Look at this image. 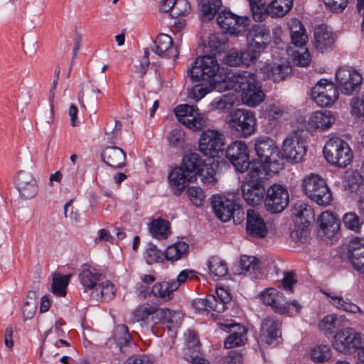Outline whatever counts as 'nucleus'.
Returning <instances> with one entry per match:
<instances>
[{"mask_svg":"<svg viewBox=\"0 0 364 364\" xmlns=\"http://www.w3.org/2000/svg\"><path fill=\"white\" fill-rule=\"evenodd\" d=\"M292 214L299 218L301 223L306 227L314 221L315 214L313 208L303 202H298L294 207Z\"/></svg>","mask_w":364,"mask_h":364,"instance_id":"nucleus-34","label":"nucleus"},{"mask_svg":"<svg viewBox=\"0 0 364 364\" xmlns=\"http://www.w3.org/2000/svg\"><path fill=\"white\" fill-rule=\"evenodd\" d=\"M266 171L260 167H250L241 185L242 196L251 206H256L264 200L267 181Z\"/></svg>","mask_w":364,"mask_h":364,"instance_id":"nucleus-2","label":"nucleus"},{"mask_svg":"<svg viewBox=\"0 0 364 364\" xmlns=\"http://www.w3.org/2000/svg\"><path fill=\"white\" fill-rule=\"evenodd\" d=\"M255 150L262 164L251 167H260L269 174L277 173L284 167L283 157L275 142L268 137H259L255 140Z\"/></svg>","mask_w":364,"mask_h":364,"instance_id":"nucleus-3","label":"nucleus"},{"mask_svg":"<svg viewBox=\"0 0 364 364\" xmlns=\"http://www.w3.org/2000/svg\"><path fill=\"white\" fill-rule=\"evenodd\" d=\"M116 289L109 281L100 282L95 290L90 292V296L95 300L109 301L114 298Z\"/></svg>","mask_w":364,"mask_h":364,"instance_id":"nucleus-33","label":"nucleus"},{"mask_svg":"<svg viewBox=\"0 0 364 364\" xmlns=\"http://www.w3.org/2000/svg\"><path fill=\"white\" fill-rule=\"evenodd\" d=\"M221 6V0H202L200 3L202 21H210L213 19Z\"/></svg>","mask_w":364,"mask_h":364,"instance_id":"nucleus-37","label":"nucleus"},{"mask_svg":"<svg viewBox=\"0 0 364 364\" xmlns=\"http://www.w3.org/2000/svg\"><path fill=\"white\" fill-rule=\"evenodd\" d=\"M336 82L337 89L344 95H350L360 90L363 77L350 68H341L336 73Z\"/></svg>","mask_w":364,"mask_h":364,"instance_id":"nucleus-10","label":"nucleus"},{"mask_svg":"<svg viewBox=\"0 0 364 364\" xmlns=\"http://www.w3.org/2000/svg\"><path fill=\"white\" fill-rule=\"evenodd\" d=\"M114 338L122 353L127 351L128 344L131 343V335L129 333L128 328L125 325H119L114 331Z\"/></svg>","mask_w":364,"mask_h":364,"instance_id":"nucleus-41","label":"nucleus"},{"mask_svg":"<svg viewBox=\"0 0 364 364\" xmlns=\"http://www.w3.org/2000/svg\"><path fill=\"white\" fill-rule=\"evenodd\" d=\"M154 311V306L152 304L141 306L132 313L131 320L133 323L145 321L150 316L152 317Z\"/></svg>","mask_w":364,"mask_h":364,"instance_id":"nucleus-51","label":"nucleus"},{"mask_svg":"<svg viewBox=\"0 0 364 364\" xmlns=\"http://www.w3.org/2000/svg\"><path fill=\"white\" fill-rule=\"evenodd\" d=\"M233 104L234 100L227 95H223L219 100H215L212 102L213 107L219 110L229 109Z\"/></svg>","mask_w":364,"mask_h":364,"instance_id":"nucleus-62","label":"nucleus"},{"mask_svg":"<svg viewBox=\"0 0 364 364\" xmlns=\"http://www.w3.org/2000/svg\"><path fill=\"white\" fill-rule=\"evenodd\" d=\"M203 163L204 161L200 159L198 154L190 152L183 156L182 164L180 167L183 168L189 178L196 179Z\"/></svg>","mask_w":364,"mask_h":364,"instance_id":"nucleus-27","label":"nucleus"},{"mask_svg":"<svg viewBox=\"0 0 364 364\" xmlns=\"http://www.w3.org/2000/svg\"><path fill=\"white\" fill-rule=\"evenodd\" d=\"M149 225V230L154 237L164 239L167 237L169 232L168 222L158 218L153 220Z\"/></svg>","mask_w":364,"mask_h":364,"instance_id":"nucleus-42","label":"nucleus"},{"mask_svg":"<svg viewBox=\"0 0 364 364\" xmlns=\"http://www.w3.org/2000/svg\"><path fill=\"white\" fill-rule=\"evenodd\" d=\"M217 22L221 29L231 35L238 36L246 30L250 19L246 16H239L230 11H223L217 17Z\"/></svg>","mask_w":364,"mask_h":364,"instance_id":"nucleus-12","label":"nucleus"},{"mask_svg":"<svg viewBox=\"0 0 364 364\" xmlns=\"http://www.w3.org/2000/svg\"><path fill=\"white\" fill-rule=\"evenodd\" d=\"M279 293L274 288H268L262 291L259 296L264 304L270 306L274 302L275 303V298L277 297Z\"/></svg>","mask_w":364,"mask_h":364,"instance_id":"nucleus-64","label":"nucleus"},{"mask_svg":"<svg viewBox=\"0 0 364 364\" xmlns=\"http://www.w3.org/2000/svg\"><path fill=\"white\" fill-rule=\"evenodd\" d=\"M208 269L210 273L213 276L222 277L228 274L226 262L218 256H213L208 261Z\"/></svg>","mask_w":364,"mask_h":364,"instance_id":"nucleus-44","label":"nucleus"},{"mask_svg":"<svg viewBox=\"0 0 364 364\" xmlns=\"http://www.w3.org/2000/svg\"><path fill=\"white\" fill-rule=\"evenodd\" d=\"M208 311H214L217 313H222L226 309V306L223 304L215 295L210 294L207 296Z\"/></svg>","mask_w":364,"mask_h":364,"instance_id":"nucleus-61","label":"nucleus"},{"mask_svg":"<svg viewBox=\"0 0 364 364\" xmlns=\"http://www.w3.org/2000/svg\"><path fill=\"white\" fill-rule=\"evenodd\" d=\"M168 178L171 191L177 196L181 195L189 182L193 181L180 166L173 168L169 173Z\"/></svg>","mask_w":364,"mask_h":364,"instance_id":"nucleus-24","label":"nucleus"},{"mask_svg":"<svg viewBox=\"0 0 364 364\" xmlns=\"http://www.w3.org/2000/svg\"><path fill=\"white\" fill-rule=\"evenodd\" d=\"M188 117L181 118V122L192 130L199 131L207 125L206 119L203 118L200 113Z\"/></svg>","mask_w":364,"mask_h":364,"instance_id":"nucleus-49","label":"nucleus"},{"mask_svg":"<svg viewBox=\"0 0 364 364\" xmlns=\"http://www.w3.org/2000/svg\"><path fill=\"white\" fill-rule=\"evenodd\" d=\"M211 203L216 216L223 222L231 218V212L236 207L234 201L220 196H213Z\"/></svg>","mask_w":364,"mask_h":364,"instance_id":"nucleus-23","label":"nucleus"},{"mask_svg":"<svg viewBox=\"0 0 364 364\" xmlns=\"http://www.w3.org/2000/svg\"><path fill=\"white\" fill-rule=\"evenodd\" d=\"M154 311L152 314L151 320L154 323H167L168 316L171 315V310L168 309H161L156 305H154Z\"/></svg>","mask_w":364,"mask_h":364,"instance_id":"nucleus-60","label":"nucleus"},{"mask_svg":"<svg viewBox=\"0 0 364 364\" xmlns=\"http://www.w3.org/2000/svg\"><path fill=\"white\" fill-rule=\"evenodd\" d=\"M255 60L256 58L247 48L243 52L232 50L225 57L226 64L230 66H240L241 65L248 66Z\"/></svg>","mask_w":364,"mask_h":364,"instance_id":"nucleus-31","label":"nucleus"},{"mask_svg":"<svg viewBox=\"0 0 364 364\" xmlns=\"http://www.w3.org/2000/svg\"><path fill=\"white\" fill-rule=\"evenodd\" d=\"M188 245L184 242H178L167 247L165 256L168 260L176 261L181 259L188 252Z\"/></svg>","mask_w":364,"mask_h":364,"instance_id":"nucleus-43","label":"nucleus"},{"mask_svg":"<svg viewBox=\"0 0 364 364\" xmlns=\"http://www.w3.org/2000/svg\"><path fill=\"white\" fill-rule=\"evenodd\" d=\"M323 152L328 163L340 167L348 166L353 157L349 145L339 138H331L328 140Z\"/></svg>","mask_w":364,"mask_h":364,"instance_id":"nucleus-5","label":"nucleus"},{"mask_svg":"<svg viewBox=\"0 0 364 364\" xmlns=\"http://www.w3.org/2000/svg\"><path fill=\"white\" fill-rule=\"evenodd\" d=\"M318 234L321 237L331 239L334 237L339 230L340 222L329 211L323 212L318 218Z\"/></svg>","mask_w":364,"mask_h":364,"instance_id":"nucleus-20","label":"nucleus"},{"mask_svg":"<svg viewBox=\"0 0 364 364\" xmlns=\"http://www.w3.org/2000/svg\"><path fill=\"white\" fill-rule=\"evenodd\" d=\"M293 6V0H273L266 11L272 17H282L288 13Z\"/></svg>","mask_w":364,"mask_h":364,"instance_id":"nucleus-36","label":"nucleus"},{"mask_svg":"<svg viewBox=\"0 0 364 364\" xmlns=\"http://www.w3.org/2000/svg\"><path fill=\"white\" fill-rule=\"evenodd\" d=\"M219 70L220 65L215 56L203 55L196 59L189 75L194 82H206L213 85Z\"/></svg>","mask_w":364,"mask_h":364,"instance_id":"nucleus-4","label":"nucleus"},{"mask_svg":"<svg viewBox=\"0 0 364 364\" xmlns=\"http://www.w3.org/2000/svg\"><path fill=\"white\" fill-rule=\"evenodd\" d=\"M325 180L318 174L311 173L303 178L302 189L306 196L316 191Z\"/></svg>","mask_w":364,"mask_h":364,"instance_id":"nucleus-40","label":"nucleus"},{"mask_svg":"<svg viewBox=\"0 0 364 364\" xmlns=\"http://www.w3.org/2000/svg\"><path fill=\"white\" fill-rule=\"evenodd\" d=\"M343 222L344 225L349 230L355 232H358L363 224V221L360 218L353 212L348 213L344 215L343 218Z\"/></svg>","mask_w":364,"mask_h":364,"instance_id":"nucleus-53","label":"nucleus"},{"mask_svg":"<svg viewBox=\"0 0 364 364\" xmlns=\"http://www.w3.org/2000/svg\"><path fill=\"white\" fill-rule=\"evenodd\" d=\"M348 255L355 269L364 274V238L355 237L348 245Z\"/></svg>","mask_w":364,"mask_h":364,"instance_id":"nucleus-19","label":"nucleus"},{"mask_svg":"<svg viewBox=\"0 0 364 364\" xmlns=\"http://www.w3.org/2000/svg\"><path fill=\"white\" fill-rule=\"evenodd\" d=\"M197 176L201 181L208 184L214 185L217 182L216 171L212 164L203 163Z\"/></svg>","mask_w":364,"mask_h":364,"instance_id":"nucleus-46","label":"nucleus"},{"mask_svg":"<svg viewBox=\"0 0 364 364\" xmlns=\"http://www.w3.org/2000/svg\"><path fill=\"white\" fill-rule=\"evenodd\" d=\"M311 359L317 363H324L331 356V350L327 345H318L311 350Z\"/></svg>","mask_w":364,"mask_h":364,"instance_id":"nucleus-48","label":"nucleus"},{"mask_svg":"<svg viewBox=\"0 0 364 364\" xmlns=\"http://www.w3.org/2000/svg\"><path fill=\"white\" fill-rule=\"evenodd\" d=\"M225 139L224 134L218 130H205L199 138V151L205 156L215 157L223 151Z\"/></svg>","mask_w":364,"mask_h":364,"instance_id":"nucleus-9","label":"nucleus"},{"mask_svg":"<svg viewBox=\"0 0 364 364\" xmlns=\"http://www.w3.org/2000/svg\"><path fill=\"white\" fill-rule=\"evenodd\" d=\"M289 203V193L281 185L273 184L266 192L264 205L266 210L272 213H278L285 209Z\"/></svg>","mask_w":364,"mask_h":364,"instance_id":"nucleus-13","label":"nucleus"},{"mask_svg":"<svg viewBox=\"0 0 364 364\" xmlns=\"http://www.w3.org/2000/svg\"><path fill=\"white\" fill-rule=\"evenodd\" d=\"M337 317L336 315L330 314L326 316L318 323V328L325 335H331L337 327Z\"/></svg>","mask_w":364,"mask_h":364,"instance_id":"nucleus-50","label":"nucleus"},{"mask_svg":"<svg viewBox=\"0 0 364 364\" xmlns=\"http://www.w3.org/2000/svg\"><path fill=\"white\" fill-rule=\"evenodd\" d=\"M260 70L268 79L279 82L290 73L291 68L287 64L265 63Z\"/></svg>","mask_w":364,"mask_h":364,"instance_id":"nucleus-28","label":"nucleus"},{"mask_svg":"<svg viewBox=\"0 0 364 364\" xmlns=\"http://www.w3.org/2000/svg\"><path fill=\"white\" fill-rule=\"evenodd\" d=\"M362 344L360 334L352 328L341 329L333 337V346L341 353H354L362 348Z\"/></svg>","mask_w":364,"mask_h":364,"instance_id":"nucleus-7","label":"nucleus"},{"mask_svg":"<svg viewBox=\"0 0 364 364\" xmlns=\"http://www.w3.org/2000/svg\"><path fill=\"white\" fill-rule=\"evenodd\" d=\"M71 277V274L63 275L57 272L52 273L50 291L56 296L65 297Z\"/></svg>","mask_w":364,"mask_h":364,"instance_id":"nucleus-29","label":"nucleus"},{"mask_svg":"<svg viewBox=\"0 0 364 364\" xmlns=\"http://www.w3.org/2000/svg\"><path fill=\"white\" fill-rule=\"evenodd\" d=\"M311 200L319 205L327 206L331 204L333 196L330 188L325 182L316 191L307 196Z\"/></svg>","mask_w":364,"mask_h":364,"instance_id":"nucleus-39","label":"nucleus"},{"mask_svg":"<svg viewBox=\"0 0 364 364\" xmlns=\"http://www.w3.org/2000/svg\"><path fill=\"white\" fill-rule=\"evenodd\" d=\"M282 336V321L275 316H267L261 323L258 341L273 344Z\"/></svg>","mask_w":364,"mask_h":364,"instance_id":"nucleus-16","label":"nucleus"},{"mask_svg":"<svg viewBox=\"0 0 364 364\" xmlns=\"http://www.w3.org/2000/svg\"><path fill=\"white\" fill-rule=\"evenodd\" d=\"M240 265L242 273L245 275L256 277L259 272V260L255 257L242 255L240 257Z\"/></svg>","mask_w":364,"mask_h":364,"instance_id":"nucleus-38","label":"nucleus"},{"mask_svg":"<svg viewBox=\"0 0 364 364\" xmlns=\"http://www.w3.org/2000/svg\"><path fill=\"white\" fill-rule=\"evenodd\" d=\"M326 295L332 299L333 301V304L340 309L354 314L361 311L356 304L349 302L348 301L343 299L342 297L331 296L328 294Z\"/></svg>","mask_w":364,"mask_h":364,"instance_id":"nucleus-52","label":"nucleus"},{"mask_svg":"<svg viewBox=\"0 0 364 364\" xmlns=\"http://www.w3.org/2000/svg\"><path fill=\"white\" fill-rule=\"evenodd\" d=\"M175 114L179 122H182L181 118H188V117L198 114V109L194 106L188 105H181L177 106L175 109Z\"/></svg>","mask_w":364,"mask_h":364,"instance_id":"nucleus-56","label":"nucleus"},{"mask_svg":"<svg viewBox=\"0 0 364 364\" xmlns=\"http://www.w3.org/2000/svg\"><path fill=\"white\" fill-rule=\"evenodd\" d=\"M264 112L269 120H276L281 118L286 112V110L279 104L272 103L266 107Z\"/></svg>","mask_w":364,"mask_h":364,"instance_id":"nucleus-55","label":"nucleus"},{"mask_svg":"<svg viewBox=\"0 0 364 364\" xmlns=\"http://www.w3.org/2000/svg\"><path fill=\"white\" fill-rule=\"evenodd\" d=\"M246 231L249 236L264 238L267 234V228L264 219L255 210L249 209L246 214Z\"/></svg>","mask_w":364,"mask_h":364,"instance_id":"nucleus-18","label":"nucleus"},{"mask_svg":"<svg viewBox=\"0 0 364 364\" xmlns=\"http://www.w3.org/2000/svg\"><path fill=\"white\" fill-rule=\"evenodd\" d=\"M275 303L274 302L270 305L274 312L283 314L288 311V302L285 301V299L283 296L282 293H279L277 297L275 298Z\"/></svg>","mask_w":364,"mask_h":364,"instance_id":"nucleus-63","label":"nucleus"},{"mask_svg":"<svg viewBox=\"0 0 364 364\" xmlns=\"http://www.w3.org/2000/svg\"><path fill=\"white\" fill-rule=\"evenodd\" d=\"M233 330L224 341L225 348H232L244 345L247 340V330L243 326L236 324L232 326Z\"/></svg>","mask_w":364,"mask_h":364,"instance_id":"nucleus-32","label":"nucleus"},{"mask_svg":"<svg viewBox=\"0 0 364 364\" xmlns=\"http://www.w3.org/2000/svg\"><path fill=\"white\" fill-rule=\"evenodd\" d=\"M188 196L193 204L197 207H199L202 205L205 198L203 191L199 187H189L188 189Z\"/></svg>","mask_w":364,"mask_h":364,"instance_id":"nucleus-58","label":"nucleus"},{"mask_svg":"<svg viewBox=\"0 0 364 364\" xmlns=\"http://www.w3.org/2000/svg\"><path fill=\"white\" fill-rule=\"evenodd\" d=\"M79 279L85 288V291L92 292L102 279V274L94 268H90L87 264L82 267L79 273Z\"/></svg>","mask_w":364,"mask_h":364,"instance_id":"nucleus-25","label":"nucleus"},{"mask_svg":"<svg viewBox=\"0 0 364 364\" xmlns=\"http://www.w3.org/2000/svg\"><path fill=\"white\" fill-rule=\"evenodd\" d=\"M177 286L178 283L171 281L157 282L153 285L151 293L155 297L168 301L173 298V292L177 290Z\"/></svg>","mask_w":364,"mask_h":364,"instance_id":"nucleus-30","label":"nucleus"},{"mask_svg":"<svg viewBox=\"0 0 364 364\" xmlns=\"http://www.w3.org/2000/svg\"><path fill=\"white\" fill-rule=\"evenodd\" d=\"M146 262L149 264L159 262L162 258V252L159 250L156 246L149 243L145 253Z\"/></svg>","mask_w":364,"mask_h":364,"instance_id":"nucleus-59","label":"nucleus"},{"mask_svg":"<svg viewBox=\"0 0 364 364\" xmlns=\"http://www.w3.org/2000/svg\"><path fill=\"white\" fill-rule=\"evenodd\" d=\"M337 87L326 79L320 80L311 89V98L321 107H330L338 99Z\"/></svg>","mask_w":364,"mask_h":364,"instance_id":"nucleus-14","label":"nucleus"},{"mask_svg":"<svg viewBox=\"0 0 364 364\" xmlns=\"http://www.w3.org/2000/svg\"><path fill=\"white\" fill-rule=\"evenodd\" d=\"M219 92L233 90L241 92L242 102L250 106L256 107L264 99L260 83L255 75L248 71L232 73L215 84Z\"/></svg>","mask_w":364,"mask_h":364,"instance_id":"nucleus-1","label":"nucleus"},{"mask_svg":"<svg viewBox=\"0 0 364 364\" xmlns=\"http://www.w3.org/2000/svg\"><path fill=\"white\" fill-rule=\"evenodd\" d=\"M167 140L170 146L181 147L185 141V133L181 129H173L168 133Z\"/></svg>","mask_w":364,"mask_h":364,"instance_id":"nucleus-54","label":"nucleus"},{"mask_svg":"<svg viewBox=\"0 0 364 364\" xmlns=\"http://www.w3.org/2000/svg\"><path fill=\"white\" fill-rule=\"evenodd\" d=\"M220 81L221 80H218V82H213V85L207 83L206 82H201V83L195 85L191 90L193 99H194L196 101H198L208 92H210L212 90H216L219 91L215 87V84Z\"/></svg>","mask_w":364,"mask_h":364,"instance_id":"nucleus-47","label":"nucleus"},{"mask_svg":"<svg viewBox=\"0 0 364 364\" xmlns=\"http://www.w3.org/2000/svg\"><path fill=\"white\" fill-rule=\"evenodd\" d=\"M102 161L114 168H122L126 166V153L116 146L106 147L101 154Z\"/></svg>","mask_w":364,"mask_h":364,"instance_id":"nucleus-22","label":"nucleus"},{"mask_svg":"<svg viewBox=\"0 0 364 364\" xmlns=\"http://www.w3.org/2000/svg\"><path fill=\"white\" fill-rule=\"evenodd\" d=\"M225 155L235 169L241 173L250 168L249 151L244 141H235L228 146Z\"/></svg>","mask_w":364,"mask_h":364,"instance_id":"nucleus-11","label":"nucleus"},{"mask_svg":"<svg viewBox=\"0 0 364 364\" xmlns=\"http://www.w3.org/2000/svg\"><path fill=\"white\" fill-rule=\"evenodd\" d=\"M306 148L304 140L294 135L285 139L282 145V157L298 163L306 154Z\"/></svg>","mask_w":364,"mask_h":364,"instance_id":"nucleus-17","label":"nucleus"},{"mask_svg":"<svg viewBox=\"0 0 364 364\" xmlns=\"http://www.w3.org/2000/svg\"><path fill=\"white\" fill-rule=\"evenodd\" d=\"M155 48L153 51L161 57L176 60L179 54L176 47L173 46L172 38L167 34L160 33L154 42Z\"/></svg>","mask_w":364,"mask_h":364,"instance_id":"nucleus-21","label":"nucleus"},{"mask_svg":"<svg viewBox=\"0 0 364 364\" xmlns=\"http://www.w3.org/2000/svg\"><path fill=\"white\" fill-rule=\"evenodd\" d=\"M333 43V34L326 26L321 25L316 28L314 45L316 50L323 53L331 49Z\"/></svg>","mask_w":364,"mask_h":364,"instance_id":"nucleus-26","label":"nucleus"},{"mask_svg":"<svg viewBox=\"0 0 364 364\" xmlns=\"http://www.w3.org/2000/svg\"><path fill=\"white\" fill-rule=\"evenodd\" d=\"M14 184L20 197L25 200L34 198L38 191L36 178L28 171H18L15 176Z\"/></svg>","mask_w":364,"mask_h":364,"instance_id":"nucleus-15","label":"nucleus"},{"mask_svg":"<svg viewBox=\"0 0 364 364\" xmlns=\"http://www.w3.org/2000/svg\"><path fill=\"white\" fill-rule=\"evenodd\" d=\"M122 129V124L119 120H115L113 124H107L104 129L105 139L110 144H115L119 139Z\"/></svg>","mask_w":364,"mask_h":364,"instance_id":"nucleus-45","label":"nucleus"},{"mask_svg":"<svg viewBox=\"0 0 364 364\" xmlns=\"http://www.w3.org/2000/svg\"><path fill=\"white\" fill-rule=\"evenodd\" d=\"M247 48L257 59L271 41L270 31L265 25H253L247 34Z\"/></svg>","mask_w":364,"mask_h":364,"instance_id":"nucleus-8","label":"nucleus"},{"mask_svg":"<svg viewBox=\"0 0 364 364\" xmlns=\"http://www.w3.org/2000/svg\"><path fill=\"white\" fill-rule=\"evenodd\" d=\"M190 11L191 6L187 0H176L173 11L170 14V16L173 18H177L188 14Z\"/></svg>","mask_w":364,"mask_h":364,"instance_id":"nucleus-57","label":"nucleus"},{"mask_svg":"<svg viewBox=\"0 0 364 364\" xmlns=\"http://www.w3.org/2000/svg\"><path fill=\"white\" fill-rule=\"evenodd\" d=\"M255 117L249 110L237 109L229 114L228 125L231 133L237 137H247L255 129Z\"/></svg>","mask_w":364,"mask_h":364,"instance_id":"nucleus-6","label":"nucleus"},{"mask_svg":"<svg viewBox=\"0 0 364 364\" xmlns=\"http://www.w3.org/2000/svg\"><path fill=\"white\" fill-rule=\"evenodd\" d=\"M333 121L329 112H316L310 117L309 124L311 129H326L331 126Z\"/></svg>","mask_w":364,"mask_h":364,"instance_id":"nucleus-35","label":"nucleus"}]
</instances>
